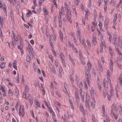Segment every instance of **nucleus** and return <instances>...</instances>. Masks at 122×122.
<instances>
[{"mask_svg": "<svg viewBox=\"0 0 122 122\" xmlns=\"http://www.w3.org/2000/svg\"><path fill=\"white\" fill-rule=\"evenodd\" d=\"M85 73L86 75L87 76V82L88 83V85L90 86V82L89 80V79L90 78L91 75L90 74H89V72H88L87 69H85Z\"/></svg>", "mask_w": 122, "mask_h": 122, "instance_id": "1", "label": "nucleus"}, {"mask_svg": "<svg viewBox=\"0 0 122 122\" xmlns=\"http://www.w3.org/2000/svg\"><path fill=\"white\" fill-rule=\"evenodd\" d=\"M101 40L102 42V44L100 45V52L102 53V50H103V46H105L106 47V46L105 45V43L104 42H103V41H104V40L103 39V38H102V39L101 38Z\"/></svg>", "mask_w": 122, "mask_h": 122, "instance_id": "2", "label": "nucleus"}, {"mask_svg": "<svg viewBox=\"0 0 122 122\" xmlns=\"http://www.w3.org/2000/svg\"><path fill=\"white\" fill-rule=\"evenodd\" d=\"M27 99L29 102H30V104L32 105L33 103V98L30 96L29 95L27 96Z\"/></svg>", "mask_w": 122, "mask_h": 122, "instance_id": "3", "label": "nucleus"}, {"mask_svg": "<svg viewBox=\"0 0 122 122\" xmlns=\"http://www.w3.org/2000/svg\"><path fill=\"white\" fill-rule=\"evenodd\" d=\"M92 38L93 39L92 41V43L94 45H96L95 43H97V41L96 40V38L95 36L93 35H92Z\"/></svg>", "mask_w": 122, "mask_h": 122, "instance_id": "4", "label": "nucleus"}, {"mask_svg": "<svg viewBox=\"0 0 122 122\" xmlns=\"http://www.w3.org/2000/svg\"><path fill=\"white\" fill-rule=\"evenodd\" d=\"M103 83L105 88H107L108 87V82L107 81L103 80Z\"/></svg>", "mask_w": 122, "mask_h": 122, "instance_id": "5", "label": "nucleus"}, {"mask_svg": "<svg viewBox=\"0 0 122 122\" xmlns=\"http://www.w3.org/2000/svg\"><path fill=\"white\" fill-rule=\"evenodd\" d=\"M62 68L61 67V66L59 67V77L61 76V75L62 74Z\"/></svg>", "mask_w": 122, "mask_h": 122, "instance_id": "6", "label": "nucleus"}, {"mask_svg": "<svg viewBox=\"0 0 122 122\" xmlns=\"http://www.w3.org/2000/svg\"><path fill=\"white\" fill-rule=\"evenodd\" d=\"M118 80L119 82L120 85L122 84V76L120 75L118 78Z\"/></svg>", "mask_w": 122, "mask_h": 122, "instance_id": "7", "label": "nucleus"}, {"mask_svg": "<svg viewBox=\"0 0 122 122\" xmlns=\"http://www.w3.org/2000/svg\"><path fill=\"white\" fill-rule=\"evenodd\" d=\"M66 20H68L71 23H72V21L71 19V17H69L68 15L67 14L66 15Z\"/></svg>", "mask_w": 122, "mask_h": 122, "instance_id": "8", "label": "nucleus"}, {"mask_svg": "<svg viewBox=\"0 0 122 122\" xmlns=\"http://www.w3.org/2000/svg\"><path fill=\"white\" fill-rule=\"evenodd\" d=\"M87 66L88 67V70L87 69L88 71L89 72V71H90L91 70L92 65L89 62H88L87 63Z\"/></svg>", "mask_w": 122, "mask_h": 122, "instance_id": "9", "label": "nucleus"}, {"mask_svg": "<svg viewBox=\"0 0 122 122\" xmlns=\"http://www.w3.org/2000/svg\"><path fill=\"white\" fill-rule=\"evenodd\" d=\"M6 7L5 5V6L3 7V10L4 12V13L6 16H7V12L6 10Z\"/></svg>", "mask_w": 122, "mask_h": 122, "instance_id": "10", "label": "nucleus"}, {"mask_svg": "<svg viewBox=\"0 0 122 122\" xmlns=\"http://www.w3.org/2000/svg\"><path fill=\"white\" fill-rule=\"evenodd\" d=\"M45 16V18L47 20H48V12L47 11L44 12Z\"/></svg>", "mask_w": 122, "mask_h": 122, "instance_id": "11", "label": "nucleus"}, {"mask_svg": "<svg viewBox=\"0 0 122 122\" xmlns=\"http://www.w3.org/2000/svg\"><path fill=\"white\" fill-rule=\"evenodd\" d=\"M6 62H3L1 63L0 65V67L2 69H3L5 67Z\"/></svg>", "mask_w": 122, "mask_h": 122, "instance_id": "12", "label": "nucleus"}, {"mask_svg": "<svg viewBox=\"0 0 122 122\" xmlns=\"http://www.w3.org/2000/svg\"><path fill=\"white\" fill-rule=\"evenodd\" d=\"M69 45L72 47L73 50H74V49L76 51V52L77 51V50L76 49V48L74 47L73 44L72 43H69Z\"/></svg>", "mask_w": 122, "mask_h": 122, "instance_id": "13", "label": "nucleus"}, {"mask_svg": "<svg viewBox=\"0 0 122 122\" xmlns=\"http://www.w3.org/2000/svg\"><path fill=\"white\" fill-rule=\"evenodd\" d=\"M10 16L11 18V20L12 21V22L13 21L14 22V19L13 18V12L12 11H11L10 12Z\"/></svg>", "mask_w": 122, "mask_h": 122, "instance_id": "14", "label": "nucleus"}, {"mask_svg": "<svg viewBox=\"0 0 122 122\" xmlns=\"http://www.w3.org/2000/svg\"><path fill=\"white\" fill-rule=\"evenodd\" d=\"M61 19V18H60H60H58V20H59V27H61V26L62 25V20Z\"/></svg>", "mask_w": 122, "mask_h": 122, "instance_id": "15", "label": "nucleus"}, {"mask_svg": "<svg viewBox=\"0 0 122 122\" xmlns=\"http://www.w3.org/2000/svg\"><path fill=\"white\" fill-rule=\"evenodd\" d=\"M109 51L111 56H113V52L112 50V49L110 47H109Z\"/></svg>", "mask_w": 122, "mask_h": 122, "instance_id": "16", "label": "nucleus"}, {"mask_svg": "<svg viewBox=\"0 0 122 122\" xmlns=\"http://www.w3.org/2000/svg\"><path fill=\"white\" fill-rule=\"evenodd\" d=\"M89 102L87 101V100L86 99L85 100V105L86 107L88 108H89L90 105L88 103Z\"/></svg>", "mask_w": 122, "mask_h": 122, "instance_id": "17", "label": "nucleus"}, {"mask_svg": "<svg viewBox=\"0 0 122 122\" xmlns=\"http://www.w3.org/2000/svg\"><path fill=\"white\" fill-rule=\"evenodd\" d=\"M19 91L18 89L17 88H16L15 89V95L17 98L18 97L19 95Z\"/></svg>", "mask_w": 122, "mask_h": 122, "instance_id": "18", "label": "nucleus"}, {"mask_svg": "<svg viewBox=\"0 0 122 122\" xmlns=\"http://www.w3.org/2000/svg\"><path fill=\"white\" fill-rule=\"evenodd\" d=\"M49 42L50 43V45L52 48L53 49V41H51L50 39L49 40Z\"/></svg>", "mask_w": 122, "mask_h": 122, "instance_id": "19", "label": "nucleus"}, {"mask_svg": "<svg viewBox=\"0 0 122 122\" xmlns=\"http://www.w3.org/2000/svg\"><path fill=\"white\" fill-rule=\"evenodd\" d=\"M103 93L104 97L105 98L106 96V95L107 94V91L105 89L103 91Z\"/></svg>", "mask_w": 122, "mask_h": 122, "instance_id": "20", "label": "nucleus"}, {"mask_svg": "<svg viewBox=\"0 0 122 122\" xmlns=\"http://www.w3.org/2000/svg\"><path fill=\"white\" fill-rule=\"evenodd\" d=\"M4 22L3 18H1L0 16V22L1 26H3Z\"/></svg>", "mask_w": 122, "mask_h": 122, "instance_id": "21", "label": "nucleus"}, {"mask_svg": "<svg viewBox=\"0 0 122 122\" xmlns=\"http://www.w3.org/2000/svg\"><path fill=\"white\" fill-rule=\"evenodd\" d=\"M80 91L81 97H84V94L83 92L81 89H80Z\"/></svg>", "mask_w": 122, "mask_h": 122, "instance_id": "22", "label": "nucleus"}, {"mask_svg": "<svg viewBox=\"0 0 122 122\" xmlns=\"http://www.w3.org/2000/svg\"><path fill=\"white\" fill-rule=\"evenodd\" d=\"M82 44L85 48H86V45L84 39V38H83L82 39Z\"/></svg>", "mask_w": 122, "mask_h": 122, "instance_id": "23", "label": "nucleus"}, {"mask_svg": "<svg viewBox=\"0 0 122 122\" xmlns=\"http://www.w3.org/2000/svg\"><path fill=\"white\" fill-rule=\"evenodd\" d=\"M60 39L61 41H63V36L61 32L60 33Z\"/></svg>", "mask_w": 122, "mask_h": 122, "instance_id": "24", "label": "nucleus"}, {"mask_svg": "<svg viewBox=\"0 0 122 122\" xmlns=\"http://www.w3.org/2000/svg\"><path fill=\"white\" fill-rule=\"evenodd\" d=\"M32 14V13L31 12V11L29 10V12L26 14V15L28 17L30 16V15Z\"/></svg>", "mask_w": 122, "mask_h": 122, "instance_id": "25", "label": "nucleus"}, {"mask_svg": "<svg viewBox=\"0 0 122 122\" xmlns=\"http://www.w3.org/2000/svg\"><path fill=\"white\" fill-rule=\"evenodd\" d=\"M98 66L99 68V70L100 71H102L103 70V69L102 68V65L100 63H98Z\"/></svg>", "mask_w": 122, "mask_h": 122, "instance_id": "26", "label": "nucleus"}, {"mask_svg": "<svg viewBox=\"0 0 122 122\" xmlns=\"http://www.w3.org/2000/svg\"><path fill=\"white\" fill-rule=\"evenodd\" d=\"M72 8L73 10L75 11L76 15H77V13L76 10V8L75 6L74 5H72Z\"/></svg>", "mask_w": 122, "mask_h": 122, "instance_id": "27", "label": "nucleus"}, {"mask_svg": "<svg viewBox=\"0 0 122 122\" xmlns=\"http://www.w3.org/2000/svg\"><path fill=\"white\" fill-rule=\"evenodd\" d=\"M8 94L10 96H12L13 95L12 92V91L10 89H9V91Z\"/></svg>", "mask_w": 122, "mask_h": 122, "instance_id": "28", "label": "nucleus"}, {"mask_svg": "<svg viewBox=\"0 0 122 122\" xmlns=\"http://www.w3.org/2000/svg\"><path fill=\"white\" fill-rule=\"evenodd\" d=\"M80 109L81 111L83 113L84 112V108L83 106L81 105H80Z\"/></svg>", "mask_w": 122, "mask_h": 122, "instance_id": "29", "label": "nucleus"}, {"mask_svg": "<svg viewBox=\"0 0 122 122\" xmlns=\"http://www.w3.org/2000/svg\"><path fill=\"white\" fill-rule=\"evenodd\" d=\"M64 10H61L60 11H59V14L60 18L61 17V15L64 12Z\"/></svg>", "mask_w": 122, "mask_h": 122, "instance_id": "30", "label": "nucleus"}, {"mask_svg": "<svg viewBox=\"0 0 122 122\" xmlns=\"http://www.w3.org/2000/svg\"><path fill=\"white\" fill-rule=\"evenodd\" d=\"M108 34L109 36V37L108 38L110 42L111 43L112 36H111V35L110 34Z\"/></svg>", "mask_w": 122, "mask_h": 122, "instance_id": "31", "label": "nucleus"}, {"mask_svg": "<svg viewBox=\"0 0 122 122\" xmlns=\"http://www.w3.org/2000/svg\"><path fill=\"white\" fill-rule=\"evenodd\" d=\"M69 100L70 101V105H71V108H72L73 110H74V106L73 105V103H72V102H71V101H70V100Z\"/></svg>", "mask_w": 122, "mask_h": 122, "instance_id": "32", "label": "nucleus"}, {"mask_svg": "<svg viewBox=\"0 0 122 122\" xmlns=\"http://www.w3.org/2000/svg\"><path fill=\"white\" fill-rule=\"evenodd\" d=\"M24 107H23V108L22 107V109L21 110V114L22 116H24Z\"/></svg>", "mask_w": 122, "mask_h": 122, "instance_id": "33", "label": "nucleus"}, {"mask_svg": "<svg viewBox=\"0 0 122 122\" xmlns=\"http://www.w3.org/2000/svg\"><path fill=\"white\" fill-rule=\"evenodd\" d=\"M110 75H107V78L108 79V82L110 84L111 82V81L110 79H109L110 78Z\"/></svg>", "mask_w": 122, "mask_h": 122, "instance_id": "34", "label": "nucleus"}, {"mask_svg": "<svg viewBox=\"0 0 122 122\" xmlns=\"http://www.w3.org/2000/svg\"><path fill=\"white\" fill-rule=\"evenodd\" d=\"M86 43L89 46V48H91V44L90 42H89V41L88 40H87L86 41Z\"/></svg>", "mask_w": 122, "mask_h": 122, "instance_id": "35", "label": "nucleus"}, {"mask_svg": "<svg viewBox=\"0 0 122 122\" xmlns=\"http://www.w3.org/2000/svg\"><path fill=\"white\" fill-rule=\"evenodd\" d=\"M117 19V15H114V18L113 19V23L114 24H115V23L116 22V20Z\"/></svg>", "mask_w": 122, "mask_h": 122, "instance_id": "36", "label": "nucleus"}, {"mask_svg": "<svg viewBox=\"0 0 122 122\" xmlns=\"http://www.w3.org/2000/svg\"><path fill=\"white\" fill-rule=\"evenodd\" d=\"M108 22L106 20L104 22V25L106 27V28L107 29V28L108 26Z\"/></svg>", "mask_w": 122, "mask_h": 122, "instance_id": "37", "label": "nucleus"}, {"mask_svg": "<svg viewBox=\"0 0 122 122\" xmlns=\"http://www.w3.org/2000/svg\"><path fill=\"white\" fill-rule=\"evenodd\" d=\"M116 38H113V44L114 45V46H115V45H116V44H117V43H116Z\"/></svg>", "mask_w": 122, "mask_h": 122, "instance_id": "38", "label": "nucleus"}, {"mask_svg": "<svg viewBox=\"0 0 122 122\" xmlns=\"http://www.w3.org/2000/svg\"><path fill=\"white\" fill-rule=\"evenodd\" d=\"M50 67L51 69L52 70V71L53 73L55 74H56V70H55V69H54V68L53 67H52V68L50 66Z\"/></svg>", "mask_w": 122, "mask_h": 122, "instance_id": "39", "label": "nucleus"}, {"mask_svg": "<svg viewBox=\"0 0 122 122\" xmlns=\"http://www.w3.org/2000/svg\"><path fill=\"white\" fill-rule=\"evenodd\" d=\"M62 117L63 120H64L65 121L67 120V117L65 115H64L63 117L62 116Z\"/></svg>", "mask_w": 122, "mask_h": 122, "instance_id": "40", "label": "nucleus"}, {"mask_svg": "<svg viewBox=\"0 0 122 122\" xmlns=\"http://www.w3.org/2000/svg\"><path fill=\"white\" fill-rule=\"evenodd\" d=\"M17 75V83H19V75L18 74V73Z\"/></svg>", "mask_w": 122, "mask_h": 122, "instance_id": "41", "label": "nucleus"}, {"mask_svg": "<svg viewBox=\"0 0 122 122\" xmlns=\"http://www.w3.org/2000/svg\"><path fill=\"white\" fill-rule=\"evenodd\" d=\"M79 86L80 88V89H81V88L83 87L82 83L81 82H80L79 84Z\"/></svg>", "mask_w": 122, "mask_h": 122, "instance_id": "42", "label": "nucleus"}, {"mask_svg": "<svg viewBox=\"0 0 122 122\" xmlns=\"http://www.w3.org/2000/svg\"><path fill=\"white\" fill-rule=\"evenodd\" d=\"M23 97L24 98H25V99H26L27 98V97H26V92L25 91L24 92H23Z\"/></svg>", "mask_w": 122, "mask_h": 122, "instance_id": "43", "label": "nucleus"}, {"mask_svg": "<svg viewBox=\"0 0 122 122\" xmlns=\"http://www.w3.org/2000/svg\"><path fill=\"white\" fill-rule=\"evenodd\" d=\"M74 2L77 5H78L79 2V0H75Z\"/></svg>", "mask_w": 122, "mask_h": 122, "instance_id": "44", "label": "nucleus"}, {"mask_svg": "<svg viewBox=\"0 0 122 122\" xmlns=\"http://www.w3.org/2000/svg\"><path fill=\"white\" fill-rule=\"evenodd\" d=\"M98 25L100 28V30H101V29H102V23L101 22H99Z\"/></svg>", "mask_w": 122, "mask_h": 122, "instance_id": "45", "label": "nucleus"}, {"mask_svg": "<svg viewBox=\"0 0 122 122\" xmlns=\"http://www.w3.org/2000/svg\"><path fill=\"white\" fill-rule=\"evenodd\" d=\"M102 111L103 113L104 114V113H105V109L104 107V105H102Z\"/></svg>", "mask_w": 122, "mask_h": 122, "instance_id": "46", "label": "nucleus"}, {"mask_svg": "<svg viewBox=\"0 0 122 122\" xmlns=\"http://www.w3.org/2000/svg\"><path fill=\"white\" fill-rule=\"evenodd\" d=\"M77 34L79 36V39L80 41H81V36H80V34H79V31L78 30H77Z\"/></svg>", "mask_w": 122, "mask_h": 122, "instance_id": "47", "label": "nucleus"}, {"mask_svg": "<svg viewBox=\"0 0 122 122\" xmlns=\"http://www.w3.org/2000/svg\"><path fill=\"white\" fill-rule=\"evenodd\" d=\"M36 105L38 107L40 108L41 107L40 104L39 102H37L36 103Z\"/></svg>", "mask_w": 122, "mask_h": 122, "instance_id": "48", "label": "nucleus"}, {"mask_svg": "<svg viewBox=\"0 0 122 122\" xmlns=\"http://www.w3.org/2000/svg\"><path fill=\"white\" fill-rule=\"evenodd\" d=\"M115 49L116 51H118V50H119L118 46L117 45V44H116V45H115Z\"/></svg>", "mask_w": 122, "mask_h": 122, "instance_id": "49", "label": "nucleus"}, {"mask_svg": "<svg viewBox=\"0 0 122 122\" xmlns=\"http://www.w3.org/2000/svg\"><path fill=\"white\" fill-rule=\"evenodd\" d=\"M26 61L27 62H30V57L29 56H27L26 57Z\"/></svg>", "mask_w": 122, "mask_h": 122, "instance_id": "50", "label": "nucleus"}, {"mask_svg": "<svg viewBox=\"0 0 122 122\" xmlns=\"http://www.w3.org/2000/svg\"><path fill=\"white\" fill-rule=\"evenodd\" d=\"M80 60L81 61V63L83 64H85V61H84L83 59H80Z\"/></svg>", "mask_w": 122, "mask_h": 122, "instance_id": "51", "label": "nucleus"}, {"mask_svg": "<svg viewBox=\"0 0 122 122\" xmlns=\"http://www.w3.org/2000/svg\"><path fill=\"white\" fill-rule=\"evenodd\" d=\"M91 106L92 108H93L95 107V105L93 102H91Z\"/></svg>", "mask_w": 122, "mask_h": 122, "instance_id": "52", "label": "nucleus"}, {"mask_svg": "<svg viewBox=\"0 0 122 122\" xmlns=\"http://www.w3.org/2000/svg\"><path fill=\"white\" fill-rule=\"evenodd\" d=\"M76 97V100L77 101H78L79 100V98L78 94H75Z\"/></svg>", "mask_w": 122, "mask_h": 122, "instance_id": "53", "label": "nucleus"}, {"mask_svg": "<svg viewBox=\"0 0 122 122\" xmlns=\"http://www.w3.org/2000/svg\"><path fill=\"white\" fill-rule=\"evenodd\" d=\"M110 70L113 73V66H110Z\"/></svg>", "mask_w": 122, "mask_h": 122, "instance_id": "54", "label": "nucleus"}, {"mask_svg": "<svg viewBox=\"0 0 122 122\" xmlns=\"http://www.w3.org/2000/svg\"><path fill=\"white\" fill-rule=\"evenodd\" d=\"M94 92V90L93 89H92L91 90V95L92 96H93V95H94V94L93 93Z\"/></svg>", "mask_w": 122, "mask_h": 122, "instance_id": "55", "label": "nucleus"}, {"mask_svg": "<svg viewBox=\"0 0 122 122\" xmlns=\"http://www.w3.org/2000/svg\"><path fill=\"white\" fill-rule=\"evenodd\" d=\"M110 114L112 117L113 116H114V117H115L114 113L113 112V111H111Z\"/></svg>", "mask_w": 122, "mask_h": 122, "instance_id": "56", "label": "nucleus"}, {"mask_svg": "<svg viewBox=\"0 0 122 122\" xmlns=\"http://www.w3.org/2000/svg\"><path fill=\"white\" fill-rule=\"evenodd\" d=\"M110 94L111 96H112L113 95V91L112 89H111Z\"/></svg>", "mask_w": 122, "mask_h": 122, "instance_id": "57", "label": "nucleus"}, {"mask_svg": "<svg viewBox=\"0 0 122 122\" xmlns=\"http://www.w3.org/2000/svg\"><path fill=\"white\" fill-rule=\"evenodd\" d=\"M75 81H77V84L78 83V77H77V75H76H76H75Z\"/></svg>", "mask_w": 122, "mask_h": 122, "instance_id": "58", "label": "nucleus"}, {"mask_svg": "<svg viewBox=\"0 0 122 122\" xmlns=\"http://www.w3.org/2000/svg\"><path fill=\"white\" fill-rule=\"evenodd\" d=\"M48 29L47 28H46V35L47 36H48L49 35V33H48Z\"/></svg>", "mask_w": 122, "mask_h": 122, "instance_id": "59", "label": "nucleus"}, {"mask_svg": "<svg viewBox=\"0 0 122 122\" xmlns=\"http://www.w3.org/2000/svg\"><path fill=\"white\" fill-rule=\"evenodd\" d=\"M45 0H40L39 1V5H41V4Z\"/></svg>", "mask_w": 122, "mask_h": 122, "instance_id": "60", "label": "nucleus"}, {"mask_svg": "<svg viewBox=\"0 0 122 122\" xmlns=\"http://www.w3.org/2000/svg\"><path fill=\"white\" fill-rule=\"evenodd\" d=\"M111 96V95H110V96H109V95H107V98L108 99V100H109V101H110L111 99V96Z\"/></svg>", "mask_w": 122, "mask_h": 122, "instance_id": "61", "label": "nucleus"}, {"mask_svg": "<svg viewBox=\"0 0 122 122\" xmlns=\"http://www.w3.org/2000/svg\"><path fill=\"white\" fill-rule=\"evenodd\" d=\"M22 48L23 47L21 46L20 45H18V48L20 50H22Z\"/></svg>", "mask_w": 122, "mask_h": 122, "instance_id": "62", "label": "nucleus"}, {"mask_svg": "<svg viewBox=\"0 0 122 122\" xmlns=\"http://www.w3.org/2000/svg\"><path fill=\"white\" fill-rule=\"evenodd\" d=\"M104 9L105 11H106L107 10V7L106 5L104 6Z\"/></svg>", "mask_w": 122, "mask_h": 122, "instance_id": "63", "label": "nucleus"}, {"mask_svg": "<svg viewBox=\"0 0 122 122\" xmlns=\"http://www.w3.org/2000/svg\"><path fill=\"white\" fill-rule=\"evenodd\" d=\"M92 119L93 122H95L96 120L95 118V117L94 116H92Z\"/></svg>", "mask_w": 122, "mask_h": 122, "instance_id": "64", "label": "nucleus"}]
</instances>
